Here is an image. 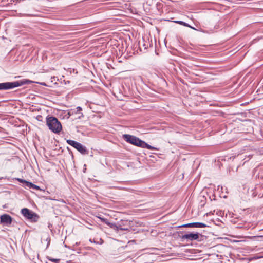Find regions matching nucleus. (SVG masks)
Listing matches in <instances>:
<instances>
[{"label":"nucleus","mask_w":263,"mask_h":263,"mask_svg":"<svg viewBox=\"0 0 263 263\" xmlns=\"http://www.w3.org/2000/svg\"><path fill=\"white\" fill-rule=\"evenodd\" d=\"M33 82L28 79H23L14 82L0 83V90H7L26 84L32 83Z\"/></svg>","instance_id":"1"},{"label":"nucleus","mask_w":263,"mask_h":263,"mask_svg":"<svg viewBox=\"0 0 263 263\" xmlns=\"http://www.w3.org/2000/svg\"><path fill=\"white\" fill-rule=\"evenodd\" d=\"M46 123L49 129L54 133H59L62 130V125L57 118L53 116H48Z\"/></svg>","instance_id":"2"},{"label":"nucleus","mask_w":263,"mask_h":263,"mask_svg":"<svg viewBox=\"0 0 263 263\" xmlns=\"http://www.w3.org/2000/svg\"><path fill=\"white\" fill-rule=\"evenodd\" d=\"M123 138L124 140L128 143L139 147L140 146L142 141V140L139 138L128 134H124Z\"/></svg>","instance_id":"3"},{"label":"nucleus","mask_w":263,"mask_h":263,"mask_svg":"<svg viewBox=\"0 0 263 263\" xmlns=\"http://www.w3.org/2000/svg\"><path fill=\"white\" fill-rule=\"evenodd\" d=\"M66 142L68 144H69L70 145L72 146L76 149H77L82 154H86L88 153V151L86 149V147L83 146L80 143L69 139L67 140Z\"/></svg>","instance_id":"4"},{"label":"nucleus","mask_w":263,"mask_h":263,"mask_svg":"<svg viewBox=\"0 0 263 263\" xmlns=\"http://www.w3.org/2000/svg\"><path fill=\"white\" fill-rule=\"evenodd\" d=\"M21 213L22 215L29 220H32L34 221L37 219V216L35 213L32 212L31 210L27 208H23L21 210Z\"/></svg>","instance_id":"5"},{"label":"nucleus","mask_w":263,"mask_h":263,"mask_svg":"<svg viewBox=\"0 0 263 263\" xmlns=\"http://www.w3.org/2000/svg\"><path fill=\"white\" fill-rule=\"evenodd\" d=\"M12 222V218L7 214H4L0 216V224L9 227Z\"/></svg>","instance_id":"6"},{"label":"nucleus","mask_w":263,"mask_h":263,"mask_svg":"<svg viewBox=\"0 0 263 263\" xmlns=\"http://www.w3.org/2000/svg\"><path fill=\"white\" fill-rule=\"evenodd\" d=\"M199 237V234L197 233H189L182 235L181 238L182 240H187L190 241H193L197 240Z\"/></svg>","instance_id":"7"},{"label":"nucleus","mask_w":263,"mask_h":263,"mask_svg":"<svg viewBox=\"0 0 263 263\" xmlns=\"http://www.w3.org/2000/svg\"><path fill=\"white\" fill-rule=\"evenodd\" d=\"M208 226L202 222H192L180 226L179 227L205 228Z\"/></svg>","instance_id":"8"},{"label":"nucleus","mask_w":263,"mask_h":263,"mask_svg":"<svg viewBox=\"0 0 263 263\" xmlns=\"http://www.w3.org/2000/svg\"><path fill=\"white\" fill-rule=\"evenodd\" d=\"M107 226L117 231H119V230H128V228L122 227V225L120 223L116 224L115 223H111L109 222L108 223H107Z\"/></svg>","instance_id":"9"},{"label":"nucleus","mask_w":263,"mask_h":263,"mask_svg":"<svg viewBox=\"0 0 263 263\" xmlns=\"http://www.w3.org/2000/svg\"><path fill=\"white\" fill-rule=\"evenodd\" d=\"M142 148H146L148 149L149 150H158V149L154 147L153 146H152L151 145H149L148 144L146 143L145 142L142 140L141 144L140 146Z\"/></svg>","instance_id":"10"},{"label":"nucleus","mask_w":263,"mask_h":263,"mask_svg":"<svg viewBox=\"0 0 263 263\" xmlns=\"http://www.w3.org/2000/svg\"><path fill=\"white\" fill-rule=\"evenodd\" d=\"M26 187H28L29 189H32L35 190H40V191L42 190L41 189V188L40 187V186H39L35 184H34L30 182L29 181L28 182H27V185Z\"/></svg>","instance_id":"11"},{"label":"nucleus","mask_w":263,"mask_h":263,"mask_svg":"<svg viewBox=\"0 0 263 263\" xmlns=\"http://www.w3.org/2000/svg\"><path fill=\"white\" fill-rule=\"evenodd\" d=\"M174 22L177 24H179L180 25H183L184 26L187 27L195 29V28L194 27H191L189 24H187L185 22H184L182 21H175Z\"/></svg>","instance_id":"12"},{"label":"nucleus","mask_w":263,"mask_h":263,"mask_svg":"<svg viewBox=\"0 0 263 263\" xmlns=\"http://www.w3.org/2000/svg\"><path fill=\"white\" fill-rule=\"evenodd\" d=\"M98 218L99 219H100L101 221H102L103 222L105 223L106 225H107V223H108L109 222V220H107V219L105 218H103L101 216H98Z\"/></svg>","instance_id":"13"},{"label":"nucleus","mask_w":263,"mask_h":263,"mask_svg":"<svg viewBox=\"0 0 263 263\" xmlns=\"http://www.w3.org/2000/svg\"><path fill=\"white\" fill-rule=\"evenodd\" d=\"M16 179L19 181L21 183H23L24 184V186L26 187V185H27V182H28V181L25 180H24V179H21V178H16Z\"/></svg>","instance_id":"14"},{"label":"nucleus","mask_w":263,"mask_h":263,"mask_svg":"<svg viewBox=\"0 0 263 263\" xmlns=\"http://www.w3.org/2000/svg\"><path fill=\"white\" fill-rule=\"evenodd\" d=\"M47 259L51 261L52 262H54V263H58L60 261V259H59L52 258L50 257H48Z\"/></svg>","instance_id":"15"},{"label":"nucleus","mask_w":263,"mask_h":263,"mask_svg":"<svg viewBox=\"0 0 263 263\" xmlns=\"http://www.w3.org/2000/svg\"><path fill=\"white\" fill-rule=\"evenodd\" d=\"M127 223V221H123V220H121V221H120L119 222H118V223H120L122 225V227H123L124 228V227L125 226V223Z\"/></svg>","instance_id":"16"},{"label":"nucleus","mask_w":263,"mask_h":263,"mask_svg":"<svg viewBox=\"0 0 263 263\" xmlns=\"http://www.w3.org/2000/svg\"><path fill=\"white\" fill-rule=\"evenodd\" d=\"M76 109L78 112L81 111L82 110V108L80 106L77 107Z\"/></svg>","instance_id":"17"},{"label":"nucleus","mask_w":263,"mask_h":263,"mask_svg":"<svg viewBox=\"0 0 263 263\" xmlns=\"http://www.w3.org/2000/svg\"><path fill=\"white\" fill-rule=\"evenodd\" d=\"M23 16H34V15L33 14H24Z\"/></svg>","instance_id":"18"},{"label":"nucleus","mask_w":263,"mask_h":263,"mask_svg":"<svg viewBox=\"0 0 263 263\" xmlns=\"http://www.w3.org/2000/svg\"><path fill=\"white\" fill-rule=\"evenodd\" d=\"M100 241H101V243H102L103 242V240H102V239H100Z\"/></svg>","instance_id":"19"},{"label":"nucleus","mask_w":263,"mask_h":263,"mask_svg":"<svg viewBox=\"0 0 263 263\" xmlns=\"http://www.w3.org/2000/svg\"><path fill=\"white\" fill-rule=\"evenodd\" d=\"M94 243H97L96 241H93Z\"/></svg>","instance_id":"20"}]
</instances>
